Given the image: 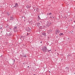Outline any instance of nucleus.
<instances>
[{"label":"nucleus","mask_w":75,"mask_h":75,"mask_svg":"<svg viewBox=\"0 0 75 75\" xmlns=\"http://www.w3.org/2000/svg\"><path fill=\"white\" fill-rule=\"evenodd\" d=\"M47 47L45 46L42 49V51H44V52H46V51H47Z\"/></svg>","instance_id":"f257e3e1"},{"label":"nucleus","mask_w":75,"mask_h":75,"mask_svg":"<svg viewBox=\"0 0 75 75\" xmlns=\"http://www.w3.org/2000/svg\"><path fill=\"white\" fill-rule=\"evenodd\" d=\"M60 33V31L59 30H57L56 31L55 33L56 34H58L59 33Z\"/></svg>","instance_id":"f03ea898"},{"label":"nucleus","mask_w":75,"mask_h":75,"mask_svg":"<svg viewBox=\"0 0 75 75\" xmlns=\"http://www.w3.org/2000/svg\"><path fill=\"white\" fill-rule=\"evenodd\" d=\"M47 25L48 26H49V25H50V24H51V23L50 22L47 21Z\"/></svg>","instance_id":"7ed1b4c3"},{"label":"nucleus","mask_w":75,"mask_h":75,"mask_svg":"<svg viewBox=\"0 0 75 75\" xmlns=\"http://www.w3.org/2000/svg\"><path fill=\"white\" fill-rule=\"evenodd\" d=\"M42 35H44V36H45V35H46V34L44 33H42Z\"/></svg>","instance_id":"20e7f679"},{"label":"nucleus","mask_w":75,"mask_h":75,"mask_svg":"<svg viewBox=\"0 0 75 75\" xmlns=\"http://www.w3.org/2000/svg\"><path fill=\"white\" fill-rule=\"evenodd\" d=\"M64 35V34L63 33H61L59 34L60 36H61V35Z\"/></svg>","instance_id":"39448f33"},{"label":"nucleus","mask_w":75,"mask_h":75,"mask_svg":"<svg viewBox=\"0 0 75 75\" xmlns=\"http://www.w3.org/2000/svg\"><path fill=\"white\" fill-rule=\"evenodd\" d=\"M15 7H18V4H15Z\"/></svg>","instance_id":"423d86ee"},{"label":"nucleus","mask_w":75,"mask_h":75,"mask_svg":"<svg viewBox=\"0 0 75 75\" xmlns=\"http://www.w3.org/2000/svg\"><path fill=\"white\" fill-rule=\"evenodd\" d=\"M30 24H33V21H31L30 22Z\"/></svg>","instance_id":"0eeeda50"},{"label":"nucleus","mask_w":75,"mask_h":75,"mask_svg":"<svg viewBox=\"0 0 75 75\" xmlns=\"http://www.w3.org/2000/svg\"><path fill=\"white\" fill-rule=\"evenodd\" d=\"M26 7L27 8H29L30 6H29L28 5H27L26 6Z\"/></svg>","instance_id":"6e6552de"},{"label":"nucleus","mask_w":75,"mask_h":75,"mask_svg":"<svg viewBox=\"0 0 75 75\" xmlns=\"http://www.w3.org/2000/svg\"><path fill=\"white\" fill-rule=\"evenodd\" d=\"M11 20H13V17H11Z\"/></svg>","instance_id":"1a4fd4ad"},{"label":"nucleus","mask_w":75,"mask_h":75,"mask_svg":"<svg viewBox=\"0 0 75 75\" xmlns=\"http://www.w3.org/2000/svg\"><path fill=\"white\" fill-rule=\"evenodd\" d=\"M28 31L29 32H31V29H29Z\"/></svg>","instance_id":"9d476101"},{"label":"nucleus","mask_w":75,"mask_h":75,"mask_svg":"<svg viewBox=\"0 0 75 75\" xmlns=\"http://www.w3.org/2000/svg\"><path fill=\"white\" fill-rule=\"evenodd\" d=\"M51 14H52V13H50L49 15H51Z\"/></svg>","instance_id":"9b49d317"},{"label":"nucleus","mask_w":75,"mask_h":75,"mask_svg":"<svg viewBox=\"0 0 75 75\" xmlns=\"http://www.w3.org/2000/svg\"><path fill=\"white\" fill-rule=\"evenodd\" d=\"M2 29V27H0V29Z\"/></svg>","instance_id":"f8f14e48"},{"label":"nucleus","mask_w":75,"mask_h":75,"mask_svg":"<svg viewBox=\"0 0 75 75\" xmlns=\"http://www.w3.org/2000/svg\"><path fill=\"white\" fill-rule=\"evenodd\" d=\"M38 10V8H37L36 9V11H37V10Z\"/></svg>","instance_id":"ddd939ff"},{"label":"nucleus","mask_w":75,"mask_h":75,"mask_svg":"<svg viewBox=\"0 0 75 75\" xmlns=\"http://www.w3.org/2000/svg\"><path fill=\"white\" fill-rule=\"evenodd\" d=\"M7 16H9V14H8L7 15Z\"/></svg>","instance_id":"4468645a"},{"label":"nucleus","mask_w":75,"mask_h":75,"mask_svg":"<svg viewBox=\"0 0 75 75\" xmlns=\"http://www.w3.org/2000/svg\"><path fill=\"white\" fill-rule=\"evenodd\" d=\"M25 57H27V56H25Z\"/></svg>","instance_id":"2eb2a0df"},{"label":"nucleus","mask_w":75,"mask_h":75,"mask_svg":"<svg viewBox=\"0 0 75 75\" xmlns=\"http://www.w3.org/2000/svg\"><path fill=\"white\" fill-rule=\"evenodd\" d=\"M14 61H15V60H14Z\"/></svg>","instance_id":"dca6fc26"},{"label":"nucleus","mask_w":75,"mask_h":75,"mask_svg":"<svg viewBox=\"0 0 75 75\" xmlns=\"http://www.w3.org/2000/svg\"><path fill=\"white\" fill-rule=\"evenodd\" d=\"M10 29L11 30V28H10Z\"/></svg>","instance_id":"f3484780"},{"label":"nucleus","mask_w":75,"mask_h":75,"mask_svg":"<svg viewBox=\"0 0 75 75\" xmlns=\"http://www.w3.org/2000/svg\"><path fill=\"white\" fill-rule=\"evenodd\" d=\"M41 43H42V42H41Z\"/></svg>","instance_id":"a211bd4d"},{"label":"nucleus","mask_w":75,"mask_h":75,"mask_svg":"<svg viewBox=\"0 0 75 75\" xmlns=\"http://www.w3.org/2000/svg\"><path fill=\"white\" fill-rule=\"evenodd\" d=\"M28 68H29V66H28Z\"/></svg>","instance_id":"6ab92c4d"},{"label":"nucleus","mask_w":75,"mask_h":75,"mask_svg":"<svg viewBox=\"0 0 75 75\" xmlns=\"http://www.w3.org/2000/svg\"><path fill=\"white\" fill-rule=\"evenodd\" d=\"M47 15H48V13H47Z\"/></svg>","instance_id":"aec40b11"},{"label":"nucleus","mask_w":75,"mask_h":75,"mask_svg":"<svg viewBox=\"0 0 75 75\" xmlns=\"http://www.w3.org/2000/svg\"><path fill=\"white\" fill-rule=\"evenodd\" d=\"M74 23H75V21H74Z\"/></svg>","instance_id":"412c9836"},{"label":"nucleus","mask_w":75,"mask_h":75,"mask_svg":"<svg viewBox=\"0 0 75 75\" xmlns=\"http://www.w3.org/2000/svg\"><path fill=\"white\" fill-rule=\"evenodd\" d=\"M35 9H34V10H35Z\"/></svg>","instance_id":"4be33fe9"}]
</instances>
